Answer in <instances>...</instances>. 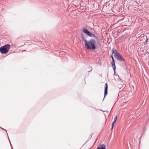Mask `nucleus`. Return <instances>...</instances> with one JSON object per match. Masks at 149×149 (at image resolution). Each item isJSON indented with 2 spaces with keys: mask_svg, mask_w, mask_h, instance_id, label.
<instances>
[{
  "mask_svg": "<svg viewBox=\"0 0 149 149\" xmlns=\"http://www.w3.org/2000/svg\"><path fill=\"white\" fill-rule=\"evenodd\" d=\"M93 29V31H95L93 29Z\"/></svg>",
  "mask_w": 149,
  "mask_h": 149,
  "instance_id": "nucleus-16",
  "label": "nucleus"
},
{
  "mask_svg": "<svg viewBox=\"0 0 149 149\" xmlns=\"http://www.w3.org/2000/svg\"><path fill=\"white\" fill-rule=\"evenodd\" d=\"M83 31L84 33L86 34L87 35L90 37H94L96 39H97V36H95L93 34L91 33L87 29H83Z\"/></svg>",
  "mask_w": 149,
  "mask_h": 149,
  "instance_id": "nucleus-4",
  "label": "nucleus"
},
{
  "mask_svg": "<svg viewBox=\"0 0 149 149\" xmlns=\"http://www.w3.org/2000/svg\"><path fill=\"white\" fill-rule=\"evenodd\" d=\"M10 48V46L9 44L5 45L0 47V52L2 54H6Z\"/></svg>",
  "mask_w": 149,
  "mask_h": 149,
  "instance_id": "nucleus-3",
  "label": "nucleus"
},
{
  "mask_svg": "<svg viewBox=\"0 0 149 149\" xmlns=\"http://www.w3.org/2000/svg\"><path fill=\"white\" fill-rule=\"evenodd\" d=\"M112 54H114V58L117 60L120 61L125 62V60L123 57L120 54L118 53L117 50L113 48L112 50Z\"/></svg>",
  "mask_w": 149,
  "mask_h": 149,
  "instance_id": "nucleus-2",
  "label": "nucleus"
},
{
  "mask_svg": "<svg viewBox=\"0 0 149 149\" xmlns=\"http://www.w3.org/2000/svg\"><path fill=\"white\" fill-rule=\"evenodd\" d=\"M106 146L104 144L99 145L97 147V149H106Z\"/></svg>",
  "mask_w": 149,
  "mask_h": 149,
  "instance_id": "nucleus-7",
  "label": "nucleus"
},
{
  "mask_svg": "<svg viewBox=\"0 0 149 149\" xmlns=\"http://www.w3.org/2000/svg\"><path fill=\"white\" fill-rule=\"evenodd\" d=\"M10 141V145H11V147H12V149H13V147H12V145H11V142H10V141Z\"/></svg>",
  "mask_w": 149,
  "mask_h": 149,
  "instance_id": "nucleus-14",
  "label": "nucleus"
},
{
  "mask_svg": "<svg viewBox=\"0 0 149 149\" xmlns=\"http://www.w3.org/2000/svg\"><path fill=\"white\" fill-rule=\"evenodd\" d=\"M111 66L112 67L113 69L114 70V73H115V72L116 67L115 64L114 60H112V61L111 62Z\"/></svg>",
  "mask_w": 149,
  "mask_h": 149,
  "instance_id": "nucleus-6",
  "label": "nucleus"
},
{
  "mask_svg": "<svg viewBox=\"0 0 149 149\" xmlns=\"http://www.w3.org/2000/svg\"><path fill=\"white\" fill-rule=\"evenodd\" d=\"M82 39L85 42V46L86 48L89 50H95L96 49V41L93 39H91L87 41L85 39L83 36H82Z\"/></svg>",
  "mask_w": 149,
  "mask_h": 149,
  "instance_id": "nucleus-1",
  "label": "nucleus"
},
{
  "mask_svg": "<svg viewBox=\"0 0 149 149\" xmlns=\"http://www.w3.org/2000/svg\"><path fill=\"white\" fill-rule=\"evenodd\" d=\"M92 70V67H91V70H90L88 71V72H90Z\"/></svg>",
  "mask_w": 149,
  "mask_h": 149,
  "instance_id": "nucleus-13",
  "label": "nucleus"
},
{
  "mask_svg": "<svg viewBox=\"0 0 149 149\" xmlns=\"http://www.w3.org/2000/svg\"><path fill=\"white\" fill-rule=\"evenodd\" d=\"M147 53L149 54V52H148H148H147Z\"/></svg>",
  "mask_w": 149,
  "mask_h": 149,
  "instance_id": "nucleus-17",
  "label": "nucleus"
},
{
  "mask_svg": "<svg viewBox=\"0 0 149 149\" xmlns=\"http://www.w3.org/2000/svg\"><path fill=\"white\" fill-rule=\"evenodd\" d=\"M107 89H108V85L107 83H106L105 84L104 86V98H105V96L107 94Z\"/></svg>",
  "mask_w": 149,
  "mask_h": 149,
  "instance_id": "nucleus-5",
  "label": "nucleus"
},
{
  "mask_svg": "<svg viewBox=\"0 0 149 149\" xmlns=\"http://www.w3.org/2000/svg\"><path fill=\"white\" fill-rule=\"evenodd\" d=\"M113 128V127H112V126H111V130H112Z\"/></svg>",
  "mask_w": 149,
  "mask_h": 149,
  "instance_id": "nucleus-15",
  "label": "nucleus"
},
{
  "mask_svg": "<svg viewBox=\"0 0 149 149\" xmlns=\"http://www.w3.org/2000/svg\"><path fill=\"white\" fill-rule=\"evenodd\" d=\"M115 123L114 122H113L112 123L111 126H112V127H113V126H114V124H115Z\"/></svg>",
  "mask_w": 149,
  "mask_h": 149,
  "instance_id": "nucleus-11",
  "label": "nucleus"
},
{
  "mask_svg": "<svg viewBox=\"0 0 149 149\" xmlns=\"http://www.w3.org/2000/svg\"><path fill=\"white\" fill-rule=\"evenodd\" d=\"M0 128L2 130H4V131H5L6 132V133H7V135H8V134H7V132H6V130L5 129H3V128H2V127H0Z\"/></svg>",
  "mask_w": 149,
  "mask_h": 149,
  "instance_id": "nucleus-10",
  "label": "nucleus"
},
{
  "mask_svg": "<svg viewBox=\"0 0 149 149\" xmlns=\"http://www.w3.org/2000/svg\"><path fill=\"white\" fill-rule=\"evenodd\" d=\"M141 38H142V40H143V39H144V40H145L144 42V43H146L147 42V41L148 40V39L147 38V36H143V37L142 38V37H141Z\"/></svg>",
  "mask_w": 149,
  "mask_h": 149,
  "instance_id": "nucleus-8",
  "label": "nucleus"
},
{
  "mask_svg": "<svg viewBox=\"0 0 149 149\" xmlns=\"http://www.w3.org/2000/svg\"><path fill=\"white\" fill-rule=\"evenodd\" d=\"M117 119V116H116V117L115 118L113 122L116 123V121Z\"/></svg>",
  "mask_w": 149,
  "mask_h": 149,
  "instance_id": "nucleus-9",
  "label": "nucleus"
},
{
  "mask_svg": "<svg viewBox=\"0 0 149 149\" xmlns=\"http://www.w3.org/2000/svg\"><path fill=\"white\" fill-rule=\"evenodd\" d=\"M111 59H112V60H114L113 57V55L112 54L111 56Z\"/></svg>",
  "mask_w": 149,
  "mask_h": 149,
  "instance_id": "nucleus-12",
  "label": "nucleus"
}]
</instances>
